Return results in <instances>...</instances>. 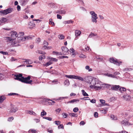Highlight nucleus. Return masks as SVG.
<instances>
[{
    "instance_id": "obj_1",
    "label": "nucleus",
    "mask_w": 133,
    "mask_h": 133,
    "mask_svg": "<svg viewBox=\"0 0 133 133\" xmlns=\"http://www.w3.org/2000/svg\"><path fill=\"white\" fill-rule=\"evenodd\" d=\"M13 11V9L11 8H9L4 10L0 11V15L1 16L5 15L10 13Z\"/></svg>"
},
{
    "instance_id": "obj_2",
    "label": "nucleus",
    "mask_w": 133,
    "mask_h": 133,
    "mask_svg": "<svg viewBox=\"0 0 133 133\" xmlns=\"http://www.w3.org/2000/svg\"><path fill=\"white\" fill-rule=\"evenodd\" d=\"M90 13L91 15L92 22L96 23L97 22V19L98 18L97 14L94 11H91L90 12Z\"/></svg>"
},
{
    "instance_id": "obj_3",
    "label": "nucleus",
    "mask_w": 133,
    "mask_h": 133,
    "mask_svg": "<svg viewBox=\"0 0 133 133\" xmlns=\"http://www.w3.org/2000/svg\"><path fill=\"white\" fill-rule=\"evenodd\" d=\"M109 61L111 63L118 65H119L120 64L122 63V62L119 61L117 59H115L114 58H110Z\"/></svg>"
},
{
    "instance_id": "obj_4",
    "label": "nucleus",
    "mask_w": 133,
    "mask_h": 133,
    "mask_svg": "<svg viewBox=\"0 0 133 133\" xmlns=\"http://www.w3.org/2000/svg\"><path fill=\"white\" fill-rule=\"evenodd\" d=\"M23 77V75L22 74L18 73L14 74V78L15 80L21 81Z\"/></svg>"
},
{
    "instance_id": "obj_5",
    "label": "nucleus",
    "mask_w": 133,
    "mask_h": 133,
    "mask_svg": "<svg viewBox=\"0 0 133 133\" xmlns=\"http://www.w3.org/2000/svg\"><path fill=\"white\" fill-rule=\"evenodd\" d=\"M30 78L31 76H28L27 77H23L21 82L24 83L28 84L29 80H30Z\"/></svg>"
},
{
    "instance_id": "obj_6",
    "label": "nucleus",
    "mask_w": 133,
    "mask_h": 133,
    "mask_svg": "<svg viewBox=\"0 0 133 133\" xmlns=\"http://www.w3.org/2000/svg\"><path fill=\"white\" fill-rule=\"evenodd\" d=\"M94 82V83H93V85H95L96 84H98V81H96V79H92V82ZM94 88L95 89H96L98 90V89H101L102 87L100 86H98L97 85H95L94 86Z\"/></svg>"
},
{
    "instance_id": "obj_7",
    "label": "nucleus",
    "mask_w": 133,
    "mask_h": 133,
    "mask_svg": "<svg viewBox=\"0 0 133 133\" xmlns=\"http://www.w3.org/2000/svg\"><path fill=\"white\" fill-rule=\"evenodd\" d=\"M61 49L63 55H66L68 53L69 50L66 47L63 46L61 47Z\"/></svg>"
},
{
    "instance_id": "obj_8",
    "label": "nucleus",
    "mask_w": 133,
    "mask_h": 133,
    "mask_svg": "<svg viewBox=\"0 0 133 133\" xmlns=\"http://www.w3.org/2000/svg\"><path fill=\"white\" fill-rule=\"evenodd\" d=\"M111 89L112 90L117 91L118 90V89L120 88V86L119 85H112Z\"/></svg>"
},
{
    "instance_id": "obj_9",
    "label": "nucleus",
    "mask_w": 133,
    "mask_h": 133,
    "mask_svg": "<svg viewBox=\"0 0 133 133\" xmlns=\"http://www.w3.org/2000/svg\"><path fill=\"white\" fill-rule=\"evenodd\" d=\"M18 110L17 108L14 106H11V109L10 111V113L12 112H15Z\"/></svg>"
},
{
    "instance_id": "obj_10",
    "label": "nucleus",
    "mask_w": 133,
    "mask_h": 133,
    "mask_svg": "<svg viewBox=\"0 0 133 133\" xmlns=\"http://www.w3.org/2000/svg\"><path fill=\"white\" fill-rule=\"evenodd\" d=\"M11 35L12 37L16 38L18 37V35L17 34V32L15 31H12L11 32Z\"/></svg>"
},
{
    "instance_id": "obj_11",
    "label": "nucleus",
    "mask_w": 133,
    "mask_h": 133,
    "mask_svg": "<svg viewBox=\"0 0 133 133\" xmlns=\"http://www.w3.org/2000/svg\"><path fill=\"white\" fill-rule=\"evenodd\" d=\"M47 100L48 101L47 102H48V104L49 105H54L55 103V101L49 99H47Z\"/></svg>"
},
{
    "instance_id": "obj_12",
    "label": "nucleus",
    "mask_w": 133,
    "mask_h": 133,
    "mask_svg": "<svg viewBox=\"0 0 133 133\" xmlns=\"http://www.w3.org/2000/svg\"><path fill=\"white\" fill-rule=\"evenodd\" d=\"M25 38H24L23 36H20L19 37H18L17 38V41H25Z\"/></svg>"
},
{
    "instance_id": "obj_13",
    "label": "nucleus",
    "mask_w": 133,
    "mask_h": 133,
    "mask_svg": "<svg viewBox=\"0 0 133 133\" xmlns=\"http://www.w3.org/2000/svg\"><path fill=\"white\" fill-rule=\"evenodd\" d=\"M121 123L122 124H123L125 126H126L127 125H130V123L128 122L127 121H126L123 120L121 122Z\"/></svg>"
},
{
    "instance_id": "obj_14",
    "label": "nucleus",
    "mask_w": 133,
    "mask_h": 133,
    "mask_svg": "<svg viewBox=\"0 0 133 133\" xmlns=\"http://www.w3.org/2000/svg\"><path fill=\"white\" fill-rule=\"evenodd\" d=\"M95 37V38H97L98 37L97 34H95L92 32H91L89 36V37L91 38L93 37Z\"/></svg>"
},
{
    "instance_id": "obj_15",
    "label": "nucleus",
    "mask_w": 133,
    "mask_h": 133,
    "mask_svg": "<svg viewBox=\"0 0 133 133\" xmlns=\"http://www.w3.org/2000/svg\"><path fill=\"white\" fill-rule=\"evenodd\" d=\"M34 36L33 35H29V36H27L26 37H24V38H25V40H27L28 39H32L33 37H34Z\"/></svg>"
},
{
    "instance_id": "obj_16",
    "label": "nucleus",
    "mask_w": 133,
    "mask_h": 133,
    "mask_svg": "<svg viewBox=\"0 0 133 133\" xmlns=\"http://www.w3.org/2000/svg\"><path fill=\"white\" fill-rule=\"evenodd\" d=\"M7 21V19L6 18L3 17L0 18V22L2 23L6 22Z\"/></svg>"
},
{
    "instance_id": "obj_17",
    "label": "nucleus",
    "mask_w": 133,
    "mask_h": 133,
    "mask_svg": "<svg viewBox=\"0 0 133 133\" xmlns=\"http://www.w3.org/2000/svg\"><path fill=\"white\" fill-rule=\"evenodd\" d=\"M79 100L78 99H73V100H72L71 101H69L68 102H67V103H73L74 102H79Z\"/></svg>"
},
{
    "instance_id": "obj_18",
    "label": "nucleus",
    "mask_w": 133,
    "mask_h": 133,
    "mask_svg": "<svg viewBox=\"0 0 133 133\" xmlns=\"http://www.w3.org/2000/svg\"><path fill=\"white\" fill-rule=\"evenodd\" d=\"M19 43V41H14L12 43V44L13 45V46H18L19 45H20L18 43Z\"/></svg>"
},
{
    "instance_id": "obj_19",
    "label": "nucleus",
    "mask_w": 133,
    "mask_h": 133,
    "mask_svg": "<svg viewBox=\"0 0 133 133\" xmlns=\"http://www.w3.org/2000/svg\"><path fill=\"white\" fill-rule=\"evenodd\" d=\"M66 12V11L65 10H57L56 11V13H59L61 14H65Z\"/></svg>"
},
{
    "instance_id": "obj_20",
    "label": "nucleus",
    "mask_w": 133,
    "mask_h": 133,
    "mask_svg": "<svg viewBox=\"0 0 133 133\" xmlns=\"http://www.w3.org/2000/svg\"><path fill=\"white\" fill-rule=\"evenodd\" d=\"M74 79H78L82 81H84L83 78L82 77L76 76H75Z\"/></svg>"
},
{
    "instance_id": "obj_21",
    "label": "nucleus",
    "mask_w": 133,
    "mask_h": 133,
    "mask_svg": "<svg viewBox=\"0 0 133 133\" xmlns=\"http://www.w3.org/2000/svg\"><path fill=\"white\" fill-rule=\"evenodd\" d=\"M91 77H85L84 79L85 82L86 83H89V79L91 78Z\"/></svg>"
},
{
    "instance_id": "obj_22",
    "label": "nucleus",
    "mask_w": 133,
    "mask_h": 133,
    "mask_svg": "<svg viewBox=\"0 0 133 133\" xmlns=\"http://www.w3.org/2000/svg\"><path fill=\"white\" fill-rule=\"evenodd\" d=\"M130 96V95H124L123 96V97L124 98V99L126 101H128L129 99V97Z\"/></svg>"
},
{
    "instance_id": "obj_23",
    "label": "nucleus",
    "mask_w": 133,
    "mask_h": 133,
    "mask_svg": "<svg viewBox=\"0 0 133 133\" xmlns=\"http://www.w3.org/2000/svg\"><path fill=\"white\" fill-rule=\"evenodd\" d=\"M5 97L4 96H2L0 97V103L2 102L5 99Z\"/></svg>"
},
{
    "instance_id": "obj_24",
    "label": "nucleus",
    "mask_w": 133,
    "mask_h": 133,
    "mask_svg": "<svg viewBox=\"0 0 133 133\" xmlns=\"http://www.w3.org/2000/svg\"><path fill=\"white\" fill-rule=\"evenodd\" d=\"M119 90L121 93H123L124 92L126 91V89L124 87H122L120 88Z\"/></svg>"
},
{
    "instance_id": "obj_25",
    "label": "nucleus",
    "mask_w": 133,
    "mask_h": 133,
    "mask_svg": "<svg viewBox=\"0 0 133 133\" xmlns=\"http://www.w3.org/2000/svg\"><path fill=\"white\" fill-rule=\"evenodd\" d=\"M81 33V32L79 30H76L75 31V35L76 36L80 35Z\"/></svg>"
},
{
    "instance_id": "obj_26",
    "label": "nucleus",
    "mask_w": 133,
    "mask_h": 133,
    "mask_svg": "<svg viewBox=\"0 0 133 133\" xmlns=\"http://www.w3.org/2000/svg\"><path fill=\"white\" fill-rule=\"evenodd\" d=\"M64 83L65 85L68 86L70 84L69 81L68 79H66Z\"/></svg>"
},
{
    "instance_id": "obj_27",
    "label": "nucleus",
    "mask_w": 133,
    "mask_h": 133,
    "mask_svg": "<svg viewBox=\"0 0 133 133\" xmlns=\"http://www.w3.org/2000/svg\"><path fill=\"white\" fill-rule=\"evenodd\" d=\"M82 93V94L84 96H88V95L85 91L84 90H82L81 91Z\"/></svg>"
},
{
    "instance_id": "obj_28",
    "label": "nucleus",
    "mask_w": 133,
    "mask_h": 133,
    "mask_svg": "<svg viewBox=\"0 0 133 133\" xmlns=\"http://www.w3.org/2000/svg\"><path fill=\"white\" fill-rule=\"evenodd\" d=\"M28 25L30 26H32L33 27L35 26V25L34 22L33 21L30 22L29 23Z\"/></svg>"
},
{
    "instance_id": "obj_29",
    "label": "nucleus",
    "mask_w": 133,
    "mask_h": 133,
    "mask_svg": "<svg viewBox=\"0 0 133 133\" xmlns=\"http://www.w3.org/2000/svg\"><path fill=\"white\" fill-rule=\"evenodd\" d=\"M75 75H65V76L70 78H74V77Z\"/></svg>"
},
{
    "instance_id": "obj_30",
    "label": "nucleus",
    "mask_w": 133,
    "mask_h": 133,
    "mask_svg": "<svg viewBox=\"0 0 133 133\" xmlns=\"http://www.w3.org/2000/svg\"><path fill=\"white\" fill-rule=\"evenodd\" d=\"M107 75L108 77L113 78H115L116 76L115 75H113L110 74H107Z\"/></svg>"
},
{
    "instance_id": "obj_31",
    "label": "nucleus",
    "mask_w": 133,
    "mask_h": 133,
    "mask_svg": "<svg viewBox=\"0 0 133 133\" xmlns=\"http://www.w3.org/2000/svg\"><path fill=\"white\" fill-rule=\"evenodd\" d=\"M28 132L29 133H31V132L32 133H36V131L35 130L31 129L28 131Z\"/></svg>"
},
{
    "instance_id": "obj_32",
    "label": "nucleus",
    "mask_w": 133,
    "mask_h": 133,
    "mask_svg": "<svg viewBox=\"0 0 133 133\" xmlns=\"http://www.w3.org/2000/svg\"><path fill=\"white\" fill-rule=\"evenodd\" d=\"M74 22L73 21H72L71 20H70L66 21H64L63 22V23L64 24L68 23L69 24L70 23H72Z\"/></svg>"
},
{
    "instance_id": "obj_33",
    "label": "nucleus",
    "mask_w": 133,
    "mask_h": 133,
    "mask_svg": "<svg viewBox=\"0 0 133 133\" xmlns=\"http://www.w3.org/2000/svg\"><path fill=\"white\" fill-rule=\"evenodd\" d=\"M6 40L7 42H9L11 41H12L14 40V39L11 38L9 37H7L6 38Z\"/></svg>"
},
{
    "instance_id": "obj_34",
    "label": "nucleus",
    "mask_w": 133,
    "mask_h": 133,
    "mask_svg": "<svg viewBox=\"0 0 133 133\" xmlns=\"http://www.w3.org/2000/svg\"><path fill=\"white\" fill-rule=\"evenodd\" d=\"M46 112L44 110H43V111L41 112V117H43V116L46 115Z\"/></svg>"
},
{
    "instance_id": "obj_35",
    "label": "nucleus",
    "mask_w": 133,
    "mask_h": 133,
    "mask_svg": "<svg viewBox=\"0 0 133 133\" xmlns=\"http://www.w3.org/2000/svg\"><path fill=\"white\" fill-rule=\"evenodd\" d=\"M85 68L87 70H88L89 71H92V69L91 68H90L89 66L88 65H87L85 67Z\"/></svg>"
},
{
    "instance_id": "obj_36",
    "label": "nucleus",
    "mask_w": 133,
    "mask_h": 133,
    "mask_svg": "<svg viewBox=\"0 0 133 133\" xmlns=\"http://www.w3.org/2000/svg\"><path fill=\"white\" fill-rule=\"evenodd\" d=\"M49 24H51L52 25L54 26L55 24L54 22H52V19H50L49 20Z\"/></svg>"
},
{
    "instance_id": "obj_37",
    "label": "nucleus",
    "mask_w": 133,
    "mask_h": 133,
    "mask_svg": "<svg viewBox=\"0 0 133 133\" xmlns=\"http://www.w3.org/2000/svg\"><path fill=\"white\" fill-rule=\"evenodd\" d=\"M131 70V69L130 68H127L124 69L123 71L124 72H127V71H130Z\"/></svg>"
},
{
    "instance_id": "obj_38",
    "label": "nucleus",
    "mask_w": 133,
    "mask_h": 133,
    "mask_svg": "<svg viewBox=\"0 0 133 133\" xmlns=\"http://www.w3.org/2000/svg\"><path fill=\"white\" fill-rule=\"evenodd\" d=\"M58 37L60 39H63L64 38V36L63 35H60L58 36Z\"/></svg>"
},
{
    "instance_id": "obj_39",
    "label": "nucleus",
    "mask_w": 133,
    "mask_h": 133,
    "mask_svg": "<svg viewBox=\"0 0 133 133\" xmlns=\"http://www.w3.org/2000/svg\"><path fill=\"white\" fill-rule=\"evenodd\" d=\"M111 118L112 119L116 120L117 119V117L116 116H115L114 115H111Z\"/></svg>"
},
{
    "instance_id": "obj_40",
    "label": "nucleus",
    "mask_w": 133,
    "mask_h": 133,
    "mask_svg": "<svg viewBox=\"0 0 133 133\" xmlns=\"http://www.w3.org/2000/svg\"><path fill=\"white\" fill-rule=\"evenodd\" d=\"M27 114H33V113L35 114V113L33 111L28 110L26 111Z\"/></svg>"
},
{
    "instance_id": "obj_41",
    "label": "nucleus",
    "mask_w": 133,
    "mask_h": 133,
    "mask_svg": "<svg viewBox=\"0 0 133 133\" xmlns=\"http://www.w3.org/2000/svg\"><path fill=\"white\" fill-rule=\"evenodd\" d=\"M43 118L47 119L50 121H51L52 120V118L51 117H43Z\"/></svg>"
},
{
    "instance_id": "obj_42",
    "label": "nucleus",
    "mask_w": 133,
    "mask_h": 133,
    "mask_svg": "<svg viewBox=\"0 0 133 133\" xmlns=\"http://www.w3.org/2000/svg\"><path fill=\"white\" fill-rule=\"evenodd\" d=\"M18 94L17 93H10L9 94H8V95L9 96H13V95H18Z\"/></svg>"
},
{
    "instance_id": "obj_43",
    "label": "nucleus",
    "mask_w": 133,
    "mask_h": 133,
    "mask_svg": "<svg viewBox=\"0 0 133 133\" xmlns=\"http://www.w3.org/2000/svg\"><path fill=\"white\" fill-rule=\"evenodd\" d=\"M112 85H110V84H105V88H110V87H111L112 86ZM105 88V87H104Z\"/></svg>"
},
{
    "instance_id": "obj_44",
    "label": "nucleus",
    "mask_w": 133,
    "mask_h": 133,
    "mask_svg": "<svg viewBox=\"0 0 133 133\" xmlns=\"http://www.w3.org/2000/svg\"><path fill=\"white\" fill-rule=\"evenodd\" d=\"M79 110V109L78 108L76 107L73 109V111L75 112H76Z\"/></svg>"
},
{
    "instance_id": "obj_45",
    "label": "nucleus",
    "mask_w": 133,
    "mask_h": 133,
    "mask_svg": "<svg viewBox=\"0 0 133 133\" xmlns=\"http://www.w3.org/2000/svg\"><path fill=\"white\" fill-rule=\"evenodd\" d=\"M0 53L3 54V55H6L8 54V52H4L2 51H0Z\"/></svg>"
},
{
    "instance_id": "obj_46",
    "label": "nucleus",
    "mask_w": 133,
    "mask_h": 133,
    "mask_svg": "<svg viewBox=\"0 0 133 133\" xmlns=\"http://www.w3.org/2000/svg\"><path fill=\"white\" fill-rule=\"evenodd\" d=\"M100 101L103 105H104V104H105V101L103 99H100Z\"/></svg>"
},
{
    "instance_id": "obj_47",
    "label": "nucleus",
    "mask_w": 133,
    "mask_h": 133,
    "mask_svg": "<svg viewBox=\"0 0 133 133\" xmlns=\"http://www.w3.org/2000/svg\"><path fill=\"white\" fill-rule=\"evenodd\" d=\"M51 64H52V63L51 62H47L45 64H44V66H49V65H50Z\"/></svg>"
},
{
    "instance_id": "obj_48",
    "label": "nucleus",
    "mask_w": 133,
    "mask_h": 133,
    "mask_svg": "<svg viewBox=\"0 0 133 133\" xmlns=\"http://www.w3.org/2000/svg\"><path fill=\"white\" fill-rule=\"evenodd\" d=\"M27 1H23L22 5L23 6H24L28 2Z\"/></svg>"
},
{
    "instance_id": "obj_49",
    "label": "nucleus",
    "mask_w": 133,
    "mask_h": 133,
    "mask_svg": "<svg viewBox=\"0 0 133 133\" xmlns=\"http://www.w3.org/2000/svg\"><path fill=\"white\" fill-rule=\"evenodd\" d=\"M50 59L54 61L57 62L58 61V59L56 58L51 57V58H50Z\"/></svg>"
},
{
    "instance_id": "obj_50",
    "label": "nucleus",
    "mask_w": 133,
    "mask_h": 133,
    "mask_svg": "<svg viewBox=\"0 0 133 133\" xmlns=\"http://www.w3.org/2000/svg\"><path fill=\"white\" fill-rule=\"evenodd\" d=\"M62 115H63V117H64V118H66L68 115V114L65 113H63L62 114Z\"/></svg>"
},
{
    "instance_id": "obj_51",
    "label": "nucleus",
    "mask_w": 133,
    "mask_h": 133,
    "mask_svg": "<svg viewBox=\"0 0 133 133\" xmlns=\"http://www.w3.org/2000/svg\"><path fill=\"white\" fill-rule=\"evenodd\" d=\"M49 5H50V6L51 7H54L55 4L52 3H50L49 4Z\"/></svg>"
},
{
    "instance_id": "obj_52",
    "label": "nucleus",
    "mask_w": 133,
    "mask_h": 133,
    "mask_svg": "<svg viewBox=\"0 0 133 133\" xmlns=\"http://www.w3.org/2000/svg\"><path fill=\"white\" fill-rule=\"evenodd\" d=\"M96 100L95 99H92L90 100V101L91 103H96Z\"/></svg>"
},
{
    "instance_id": "obj_53",
    "label": "nucleus",
    "mask_w": 133,
    "mask_h": 133,
    "mask_svg": "<svg viewBox=\"0 0 133 133\" xmlns=\"http://www.w3.org/2000/svg\"><path fill=\"white\" fill-rule=\"evenodd\" d=\"M38 54H44L45 53V52H43L41 50H38Z\"/></svg>"
},
{
    "instance_id": "obj_54",
    "label": "nucleus",
    "mask_w": 133,
    "mask_h": 133,
    "mask_svg": "<svg viewBox=\"0 0 133 133\" xmlns=\"http://www.w3.org/2000/svg\"><path fill=\"white\" fill-rule=\"evenodd\" d=\"M14 117H9L8 119V121H11L12 120L14 119Z\"/></svg>"
},
{
    "instance_id": "obj_55",
    "label": "nucleus",
    "mask_w": 133,
    "mask_h": 133,
    "mask_svg": "<svg viewBox=\"0 0 133 133\" xmlns=\"http://www.w3.org/2000/svg\"><path fill=\"white\" fill-rule=\"evenodd\" d=\"M57 17L58 19H61L62 18V16L58 14L57 15Z\"/></svg>"
},
{
    "instance_id": "obj_56",
    "label": "nucleus",
    "mask_w": 133,
    "mask_h": 133,
    "mask_svg": "<svg viewBox=\"0 0 133 133\" xmlns=\"http://www.w3.org/2000/svg\"><path fill=\"white\" fill-rule=\"evenodd\" d=\"M60 122L59 121H55V123L57 125H58L60 124Z\"/></svg>"
},
{
    "instance_id": "obj_57",
    "label": "nucleus",
    "mask_w": 133,
    "mask_h": 133,
    "mask_svg": "<svg viewBox=\"0 0 133 133\" xmlns=\"http://www.w3.org/2000/svg\"><path fill=\"white\" fill-rule=\"evenodd\" d=\"M59 57L61 59L62 58H68V57L66 56H62Z\"/></svg>"
},
{
    "instance_id": "obj_58",
    "label": "nucleus",
    "mask_w": 133,
    "mask_h": 133,
    "mask_svg": "<svg viewBox=\"0 0 133 133\" xmlns=\"http://www.w3.org/2000/svg\"><path fill=\"white\" fill-rule=\"evenodd\" d=\"M79 57L81 58H85V56L83 54H81Z\"/></svg>"
},
{
    "instance_id": "obj_59",
    "label": "nucleus",
    "mask_w": 133,
    "mask_h": 133,
    "mask_svg": "<svg viewBox=\"0 0 133 133\" xmlns=\"http://www.w3.org/2000/svg\"><path fill=\"white\" fill-rule=\"evenodd\" d=\"M94 116L96 117H97L98 116V113L97 112H95L94 114Z\"/></svg>"
},
{
    "instance_id": "obj_60",
    "label": "nucleus",
    "mask_w": 133,
    "mask_h": 133,
    "mask_svg": "<svg viewBox=\"0 0 133 133\" xmlns=\"http://www.w3.org/2000/svg\"><path fill=\"white\" fill-rule=\"evenodd\" d=\"M24 63L25 64H31L29 62V61H27V60L25 61H24Z\"/></svg>"
},
{
    "instance_id": "obj_61",
    "label": "nucleus",
    "mask_w": 133,
    "mask_h": 133,
    "mask_svg": "<svg viewBox=\"0 0 133 133\" xmlns=\"http://www.w3.org/2000/svg\"><path fill=\"white\" fill-rule=\"evenodd\" d=\"M74 51V50L72 48H70V52L73 53Z\"/></svg>"
},
{
    "instance_id": "obj_62",
    "label": "nucleus",
    "mask_w": 133,
    "mask_h": 133,
    "mask_svg": "<svg viewBox=\"0 0 133 133\" xmlns=\"http://www.w3.org/2000/svg\"><path fill=\"white\" fill-rule=\"evenodd\" d=\"M83 99L85 100H89L90 99L88 97H84L83 98Z\"/></svg>"
},
{
    "instance_id": "obj_63",
    "label": "nucleus",
    "mask_w": 133,
    "mask_h": 133,
    "mask_svg": "<svg viewBox=\"0 0 133 133\" xmlns=\"http://www.w3.org/2000/svg\"><path fill=\"white\" fill-rule=\"evenodd\" d=\"M17 10L18 11H19L21 10V6L18 5H17Z\"/></svg>"
},
{
    "instance_id": "obj_64",
    "label": "nucleus",
    "mask_w": 133,
    "mask_h": 133,
    "mask_svg": "<svg viewBox=\"0 0 133 133\" xmlns=\"http://www.w3.org/2000/svg\"><path fill=\"white\" fill-rule=\"evenodd\" d=\"M40 41H41L40 39L39 38H37L36 39V42L37 43H39L40 42Z\"/></svg>"
}]
</instances>
